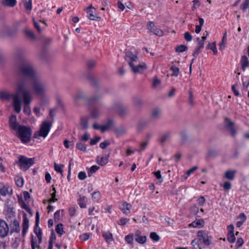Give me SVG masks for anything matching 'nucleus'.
Wrapping results in <instances>:
<instances>
[{"mask_svg":"<svg viewBox=\"0 0 249 249\" xmlns=\"http://www.w3.org/2000/svg\"><path fill=\"white\" fill-rule=\"evenodd\" d=\"M18 71L19 75L22 77H20L17 82V86L19 82L26 80V89H28L29 79L30 81L38 75L33 64L29 61L24 60L18 66Z\"/></svg>","mask_w":249,"mask_h":249,"instance_id":"nucleus-1","label":"nucleus"},{"mask_svg":"<svg viewBox=\"0 0 249 249\" xmlns=\"http://www.w3.org/2000/svg\"><path fill=\"white\" fill-rule=\"evenodd\" d=\"M26 80H24L18 84V92H21L22 95L23 103L24 104L23 112L25 114L29 115L31 112L29 104L33 99L32 92L28 89H26Z\"/></svg>","mask_w":249,"mask_h":249,"instance_id":"nucleus-2","label":"nucleus"},{"mask_svg":"<svg viewBox=\"0 0 249 249\" xmlns=\"http://www.w3.org/2000/svg\"><path fill=\"white\" fill-rule=\"evenodd\" d=\"M33 92L37 96H43L48 89L47 83L38 75L30 81Z\"/></svg>","mask_w":249,"mask_h":249,"instance_id":"nucleus-3","label":"nucleus"},{"mask_svg":"<svg viewBox=\"0 0 249 249\" xmlns=\"http://www.w3.org/2000/svg\"><path fill=\"white\" fill-rule=\"evenodd\" d=\"M20 93L21 92H18V90L15 94H11L6 91H1L0 92V98L1 100L9 101L12 98L15 110L17 113H19L21 111V101L19 96Z\"/></svg>","mask_w":249,"mask_h":249,"instance_id":"nucleus-4","label":"nucleus"},{"mask_svg":"<svg viewBox=\"0 0 249 249\" xmlns=\"http://www.w3.org/2000/svg\"><path fill=\"white\" fill-rule=\"evenodd\" d=\"M17 136L22 142L27 143L30 141L32 130L29 127L21 125L16 130Z\"/></svg>","mask_w":249,"mask_h":249,"instance_id":"nucleus-5","label":"nucleus"},{"mask_svg":"<svg viewBox=\"0 0 249 249\" xmlns=\"http://www.w3.org/2000/svg\"><path fill=\"white\" fill-rule=\"evenodd\" d=\"M34 158H28L23 156H20L18 158V164L20 169L23 171H26L34 164Z\"/></svg>","mask_w":249,"mask_h":249,"instance_id":"nucleus-6","label":"nucleus"},{"mask_svg":"<svg viewBox=\"0 0 249 249\" xmlns=\"http://www.w3.org/2000/svg\"><path fill=\"white\" fill-rule=\"evenodd\" d=\"M52 125V122L50 121L45 120L43 122L38 132L39 136L45 138L48 135Z\"/></svg>","mask_w":249,"mask_h":249,"instance_id":"nucleus-7","label":"nucleus"},{"mask_svg":"<svg viewBox=\"0 0 249 249\" xmlns=\"http://www.w3.org/2000/svg\"><path fill=\"white\" fill-rule=\"evenodd\" d=\"M10 232V228L7 222L3 220L0 219V237L1 239L5 238L8 236Z\"/></svg>","mask_w":249,"mask_h":249,"instance_id":"nucleus-8","label":"nucleus"},{"mask_svg":"<svg viewBox=\"0 0 249 249\" xmlns=\"http://www.w3.org/2000/svg\"><path fill=\"white\" fill-rule=\"evenodd\" d=\"M198 240L202 241L206 246H209L211 244L212 237L209 236L208 233L203 231H199L197 232Z\"/></svg>","mask_w":249,"mask_h":249,"instance_id":"nucleus-9","label":"nucleus"},{"mask_svg":"<svg viewBox=\"0 0 249 249\" xmlns=\"http://www.w3.org/2000/svg\"><path fill=\"white\" fill-rule=\"evenodd\" d=\"M12 189L7 184L0 182V194L3 196L11 195L12 193Z\"/></svg>","mask_w":249,"mask_h":249,"instance_id":"nucleus-10","label":"nucleus"},{"mask_svg":"<svg viewBox=\"0 0 249 249\" xmlns=\"http://www.w3.org/2000/svg\"><path fill=\"white\" fill-rule=\"evenodd\" d=\"M137 63H130V67L134 73H141L147 69V66L144 63L136 65Z\"/></svg>","mask_w":249,"mask_h":249,"instance_id":"nucleus-11","label":"nucleus"},{"mask_svg":"<svg viewBox=\"0 0 249 249\" xmlns=\"http://www.w3.org/2000/svg\"><path fill=\"white\" fill-rule=\"evenodd\" d=\"M10 232L11 234L13 233H19L20 231V228L19 226V222L16 220L14 219L13 221H11L10 224Z\"/></svg>","mask_w":249,"mask_h":249,"instance_id":"nucleus-12","label":"nucleus"},{"mask_svg":"<svg viewBox=\"0 0 249 249\" xmlns=\"http://www.w3.org/2000/svg\"><path fill=\"white\" fill-rule=\"evenodd\" d=\"M125 60L128 62L130 66V63L132 62L133 64L137 63L138 58V57L133 54L131 52H128L125 55Z\"/></svg>","mask_w":249,"mask_h":249,"instance_id":"nucleus-13","label":"nucleus"},{"mask_svg":"<svg viewBox=\"0 0 249 249\" xmlns=\"http://www.w3.org/2000/svg\"><path fill=\"white\" fill-rule=\"evenodd\" d=\"M120 209L123 212V213L127 215L130 212V209L132 206L130 204L128 203L125 201L122 202L120 205Z\"/></svg>","mask_w":249,"mask_h":249,"instance_id":"nucleus-14","label":"nucleus"},{"mask_svg":"<svg viewBox=\"0 0 249 249\" xmlns=\"http://www.w3.org/2000/svg\"><path fill=\"white\" fill-rule=\"evenodd\" d=\"M134 239L136 242L141 244H144L146 241V236H142L141 235V231L139 230L135 232Z\"/></svg>","mask_w":249,"mask_h":249,"instance_id":"nucleus-15","label":"nucleus"},{"mask_svg":"<svg viewBox=\"0 0 249 249\" xmlns=\"http://www.w3.org/2000/svg\"><path fill=\"white\" fill-rule=\"evenodd\" d=\"M9 123L10 127L14 130H16L18 127L21 126L17 123V118L15 115H12L10 117Z\"/></svg>","mask_w":249,"mask_h":249,"instance_id":"nucleus-16","label":"nucleus"},{"mask_svg":"<svg viewBox=\"0 0 249 249\" xmlns=\"http://www.w3.org/2000/svg\"><path fill=\"white\" fill-rule=\"evenodd\" d=\"M225 122L227 124V127L230 130L231 135L233 137L235 136L236 134V132L234 126V123L229 118H226Z\"/></svg>","mask_w":249,"mask_h":249,"instance_id":"nucleus-17","label":"nucleus"},{"mask_svg":"<svg viewBox=\"0 0 249 249\" xmlns=\"http://www.w3.org/2000/svg\"><path fill=\"white\" fill-rule=\"evenodd\" d=\"M161 115V110L159 108H155L151 112V117L152 119L158 120L160 117Z\"/></svg>","mask_w":249,"mask_h":249,"instance_id":"nucleus-18","label":"nucleus"},{"mask_svg":"<svg viewBox=\"0 0 249 249\" xmlns=\"http://www.w3.org/2000/svg\"><path fill=\"white\" fill-rule=\"evenodd\" d=\"M204 221L202 219H198L192 222L189 224L190 227L194 228H201L204 226Z\"/></svg>","mask_w":249,"mask_h":249,"instance_id":"nucleus-19","label":"nucleus"},{"mask_svg":"<svg viewBox=\"0 0 249 249\" xmlns=\"http://www.w3.org/2000/svg\"><path fill=\"white\" fill-rule=\"evenodd\" d=\"M87 17L90 20H95L100 18L98 16L97 14L93 10H89L87 11Z\"/></svg>","mask_w":249,"mask_h":249,"instance_id":"nucleus-20","label":"nucleus"},{"mask_svg":"<svg viewBox=\"0 0 249 249\" xmlns=\"http://www.w3.org/2000/svg\"><path fill=\"white\" fill-rule=\"evenodd\" d=\"M102 233L103 237L107 243H110L113 240V235L110 232L103 231Z\"/></svg>","mask_w":249,"mask_h":249,"instance_id":"nucleus-21","label":"nucleus"},{"mask_svg":"<svg viewBox=\"0 0 249 249\" xmlns=\"http://www.w3.org/2000/svg\"><path fill=\"white\" fill-rule=\"evenodd\" d=\"M172 136V134L170 132H166L163 133L160 138V142L161 143H163L165 142L168 140Z\"/></svg>","mask_w":249,"mask_h":249,"instance_id":"nucleus-22","label":"nucleus"},{"mask_svg":"<svg viewBox=\"0 0 249 249\" xmlns=\"http://www.w3.org/2000/svg\"><path fill=\"white\" fill-rule=\"evenodd\" d=\"M108 156L107 157H103L101 158L99 156H98L96 158V162L101 166H104L107 164L108 161Z\"/></svg>","mask_w":249,"mask_h":249,"instance_id":"nucleus-23","label":"nucleus"},{"mask_svg":"<svg viewBox=\"0 0 249 249\" xmlns=\"http://www.w3.org/2000/svg\"><path fill=\"white\" fill-rule=\"evenodd\" d=\"M236 173V170H228L225 173V177L228 179L232 180L234 178Z\"/></svg>","mask_w":249,"mask_h":249,"instance_id":"nucleus-24","label":"nucleus"},{"mask_svg":"<svg viewBox=\"0 0 249 249\" xmlns=\"http://www.w3.org/2000/svg\"><path fill=\"white\" fill-rule=\"evenodd\" d=\"M80 126L82 129H87L89 127L88 118H82L80 121Z\"/></svg>","mask_w":249,"mask_h":249,"instance_id":"nucleus-25","label":"nucleus"},{"mask_svg":"<svg viewBox=\"0 0 249 249\" xmlns=\"http://www.w3.org/2000/svg\"><path fill=\"white\" fill-rule=\"evenodd\" d=\"M240 63L242 66V68L245 70L247 67L249 66V61L248 57L246 55H243L241 58Z\"/></svg>","mask_w":249,"mask_h":249,"instance_id":"nucleus-26","label":"nucleus"},{"mask_svg":"<svg viewBox=\"0 0 249 249\" xmlns=\"http://www.w3.org/2000/svg\"><path fill=\"white\" fill-rule=\"evenodd\" d=\"M238 218L240 220L236 223V226L238 228L240 227L246 220V216L244 213H241L238 216Z\"/></svg>","mask_w":249,"mask_h":249,"instance_id":"nucleus-27","label":"nucleus"},{"mask_svg":"<svg viewBox=\"0 0 249 249\" xmlns=\"http://www.w3.org/2000/svg\"><path fill=\"white\" fill-rule=\"evenodd\" d=\"M22 226V234L24 235L26 234L29 227V220L26 217L23 218Z\"/></svg>","mask_w":249,"mask_h":249,"instance_id":"nucleus-28","label":"nucleus"},{"mask_svg":"<svg viewBox=\"0 0 249 249\" xmlns=\"http://www.w3.org/2000/svg\"><path fill=\"white\" fill-rule=\"evenodd\" d=\"M113 125V121L111 120H109L107 121V122L102 125V132H104L107 130H108Z\"/></svg>","mask_w":249,"mask_h":249,"instance_id":"nucleus-29","label":"nucleus"},{"mask_svg":"<svg viewBox=\"0 0 249 249\" xmlns=\"http://www.w3.org/2000/svg\"><path fill=\"white\" fill-rule=\"evenodd\" d=\"M86 197L80 196L79 198L78 199V203L81 208H85L86 207Z\"/></svg>","mask_w":249,"mask_h":249,"instance_id":"nucleus-30","label":"nucleus"},{"mask_svg":"<svg viewBox=\"0 0 249 249\" xmlns=\"http://www.w3.org/2000/svg\"><path fill=\"white\" fill-rule=\"evenodd\" d=\"M34 232L37 237L38 244H40L42 242V231L41 229L36 228L34 229Z\"/></svg>","mask_w":249,"mask_h":249,"instance_id":"nucleus-31","label":"nucleus"},{"mask_svg":"<svg viewBox=\"0 0 249 249\" xmlns=\"http://www.w3.org/2000/svg\"><path fill=\"white\" fill-rule=\"evenodd\" d=\"M134 238V234H129L125 237L124 239H125V241H126V242H127L129 245L133 246V245L134 244L133 243Z\"/></svg>","mask_w":249,"mask_h":249,"instance_id":"nucleus-32","label":"nucleus"},{"mask_svg":"<svg viewBox=\"0 0 249 249\" xmlns=\"http://www.w3.org/2000/svg\"><path fill=\"white\" fill-rule=\"evenodd\" d=\"M101 198V193L99 191L94 192L92 194V199L94 202H98Z\"/></svg>","mask_w":249,"mask_h":249,"instance_id":"nucleus-33","label":"nucleus"},{"mask_svg":"<svg viewBox=\"0 0 249 249\" xmlns=\"http://www.w3.org/2000/svg\"><path fill=\"white\" fill-rule=\"evenodd\" d=\"M188 47L184 45H180L175 48V51L178 53H183L187 51Z\"/></svg>","mask_w":249,"mask_h":249,"instance_id":"nucleus-34","label":"nucleus"},{"mask_svg":"<svg viewBox=\"0 0 249 249\" xmlns=\"http://www.w3.org/2000/svg\"><path fill=\"white\" fill-rule=\"evenodd\" d=\"M3 3L6 6L14 7L17 4L16 0H3Z\"/></svg>","mask_w":249,"mask_h":249,"instance_id":"nucleus-35","label":"nucleus"},{"mask_svg":"<svg viewBox=\"0 0 249 249\" xmlns=\"http://www.w3.org/2000/svg\"><path fill=\"white\" fill-rule=\"evenodd\" d=\"M206 48L212 50L214 54H216L217 52L215 42L212 43H209L207 46Z\"/></svg>","mask_w":249,"mask_h":249,"instance_id":"nucleus-36","label":"nucleus"},{"mask_svg":"<svg viewBox=\"0 0 249 249\" xmlns=\"http://www.w3.org/2000/svg\"><path fill=\"white\" fill-rule=\"evenodd\" d=\"M55 231L58 234H60V235H62L64 233L63 224L60 223L57 224L55 228Z\"/></svg>","mask_w":249,"mask_h":249,"instance_id":"nucleus-37","label":"nucleus"},{"mask_svg":"<svg viewBox=\"0 0 249 249\" xmlns=\"http://www.w3.org/2000/svg\"><path fill=\"white\" fill-rule=\"evenodd\" d=\"M133 103L134 106L136 107H139L142 104V102L139 97H135L133 99Z\"/></svg>","mask_w":249,"mask_h":249,"instance_id":"nucleus-38","label":"nucleus"},{"mask_svg":"<svg viewBox=\"0 0 249 249\" xmlns=\"http://www.w3.org/2000/svg\"><path fill=\"white\" fill-rule=\"evenodd\" d=\"M170 70L173 71L172 76H178L179 73V69L175 65L172 66Z\"/></svg>","mask_w":249,"mask_h":249,"instance_id":"nucleus-39","label":"nucleus"},{"mask_svg":"<svg viewBox=\"0 0 249 249\" xmlns=\"http://www.w3.org/2000/svg\"><path fill=\"white\" fill-rule=\"evenodd\" d=\"M100 115V111L96 108H93L90 111V116L94 118H98Z\"/></svg>","mask_w":249,"mask_h":249,"instance_id":"nucleus-40","label":"nucleus"},{"mask_svg":"<svg viewBox=\"0 0 249 249\" xmlns=\"http://www.w3.org/2000/svg\"><path fill=\"white\" fill-rule=\"evenodd\" d=\"M16 183L19 187H21L23 185L24 180L22 177H17L15 178Z\"/></svg>","mask_w":249,"mask_h":249,"instance_id":"nucleus-41","label":"nucleus"},{"mask_svg":"<svg viewBox=\"0 0 249 249\" xmlns=\"http://www.w3.org/2000/svg\"><path fill=\"white\" fill-rule=\"evenodd\" d=\"M151 32L159 36H162L164 35L163 31L161 29L157 28L154 29Z\"/></svg>","mask_w":249,"mask_h":249,"instance_id":"nucleus-42","label":"nucleus"},{"mask_svg":"<svg viewBox=\"0 0 249 249\" xmlns=\"http://www.w3.org/2000/svg\"><path fill=\"white\" fill-rule=\"evenodd\" d=\"M199 240L198 239H195L191 242V245L194 248V249H201L199 244L198 243Z\"/></svg>","mask_w":249,"mask_h":249,"instance_id":"nucleus-43","label":"nucleus"},{"mask_svg":"<svg viewBox=\"0 0 249 249\" xmlns=\"http://www.w3.org/2000/svg\"><path fill=\"white\" fill-rule=\"evenodd\" d=\"M227 239L230 243H233L235 240V237L233 232H229L227 235Z\"/></svg>","mask_w":249,"mask_h":249,"instance_id":"nucleus-44","label":"nucleus"},{"mask_svg":"<svg viewBox=\"0 0 249 249\" xmlns=\"http://www.w3.org/2000/svg\"><path fill=\"white\" fill-rule=\"evenodd\" d=\"M150 237L155 242H158L160 240V236L155 232H152L150 233Z\"/></svg>","mask_w":249,"mask_h":249,"instance_id":"nucleus-45","label":"nucleus"},{"mask_svg":"<svg viewBox=\"0 0 249 249\" xmlns=\"http://www.w3.org/2000/svg\"><path fill=\"white\" fill-rule=\"evenodd\" d=\"M76 146L79 150H80L82 151L85 152L86 151V149H87L86 146H85V145L84 144H83V143H82L81 142H77L76 143Z\"/></svg>","mask_w":249,"mask_h":249,"instance_id":"nucleus-46","label":"nucleus"},{"mask_svg":"<svg viewBox=\"0 0 249 249\" xmlns=\"http://www.w3.org/2000/svg\"><path fill=\"white\" fill-rule=\"evenodd\" d=\"M241 9L245 12L247 8H249V0H245L243 4L240 6Z\"/></svg>","mask_w":249,"mask_h":249,"instance_id":"nucleus-47","label":"nucleus"},{"mask_svg":"<svg viewBox=\"0 0 249 249\" xmlns=\"http://www.w3.org/2000/svg\"><path fill=\"white\" fill-rule=\"evenodd\" d=\"M129 221V219L127 218H121L119 221L118 222V224L120 225L124 226L126 223H127Z\"/></svg>","mask_w":249,"mask_h":249,"instance_id":"nucleus-48","label":"nucleus"},{"mask_svg":"<svg viewBox=\"0 0 249 249\" xmlns=\"http://www.w3.org/2000/svg\"><path fill=\"white\" fill-rule=\"evenodd\" d=\"M55 170L61 174L62 173V168L64 167L63 164H57L56 163L54 165Z\"/></svg>","mask_w":249,"mask_h":249,"instance_id":"nucleus-49","label":"nucleus"},{"mask_svg":"<svg viewBox=\"0 0 249 249\" xmlns=\"http://www.w3.org/2000/svg\"><path fill=\"white\" fill-rule=\"evenodd\" d=\"M24 7L28 10H30L32 9V1L31 0H26V1L24 2Z\"/></svg>","mask_w":249,"mask_h":249,"instance_id":"nucleus-50","label":"nucleus"},{"mask_svg":"<svg viewBox=\"0 0 249 249\" xmlns=\"http://www.w3.org/2000/svg\"><path fill=\"white\" fill-rule=\"evenodd\" d=\"M147 29L149 32H151L155 29V24L152 21H149L147 24Z\"/></svg>","mask_w":249,"mask_h":249,"instance_id":"nucleus-51","label":"nucleus"},{"mask_svg":"<svg viewBox=\"0 0 249 249\" xmlns=\"http://www.w3.org/2000/svg\"><path fill=\"white\" fill-rule=\"evenodd\" d=\"M127 110L125 107H120L118 110V112L121 116H124L127 113Z\"/></svg>","mask_w":249,"mask_h":249,"instance_id":"nucleus-52","label":"nucleus"},{"mask_svg":"<svg viewBox=\"0 0 249 249\" xmlns=\"http://www.w3.org/2000/svg\"><path fill=\"white\" fill-rule=\"evenodd\" d=\"M39 244L38 243L36 242L34 240L33 238H32V239L31 240V247L32 249H35L36 248H37V249H41L39 245Z\"/></svg>","mask_w":249,"mask_h":249,"instance_id":"nucleus-53","label":"nucleus"},{"mask_svg":"<svg viewBox=\"0 0 249 249\" xmlns=\"http://www.w3.org/2000/svg\"><path fill=\"white\" fill-rule=\"evenodd\" d=\"M184 39L188 42H190L192 39V36L189 32L184 33Z\"/></svg>","mask_w":249,"mask_h":249,"instance_id":"nucleus-54","label":"nucleus"},{"mask_svg":"<svg viewBox=\"0 0 249 249\" xmlns=\"http://www.w3.org/2000/svg\"><path fill=\"white\" fill-rule=\"evenodd\" d=\"M244 244V240L242 238H239L236 243L235 247L236 249L241 247Z\"/></svg>","mask_w":249,"mask_h":249,"instance_id":"nucleus-55","label":"nucleus"},{"mask_svg":"<svg viewBox=\"0 0 249 249\" xmlns=\"http://www.w3.org/2000/svg\"><path fill=\"white\" fill-rule=\"evenodd\" d=\"M198 169L197 166H194L193 168L190 169L186 172L187 177H185V178H187L188 177H189L191 174H192L193 172H194L196 170Z\"/></svg>","mask_w":249,"mask_h":249,"instance_id":"nucleus-56","label":"nucleus"},{"mask_svg":"<svg viewBox=\"0 0 249 249\" xmlns=\"http://www.w3.org/2000/svg\"><path fill=\"white\" fill-rule=\"evenodd\" d=\"M223 188L226 191H229L231 188V183L229 181H226L223 185Z\"/></svg>","mask_w":249,"mask_h":249,"instance_id":"nucleus-57","label":"nucleus"},{"mask_svg":"<svg viewBox=\"0 0 249 249\" xmlns=\"http://www.w3.org/2000/svg\"><path fill=\"white\" fill-rule=\"evenodd\" d=\"M101 138L100 137H95L93 139H91L90 142V145H95L100 140Z\"/></svg>","mask_w":249,"mask_h":249,"instance_id":"nucleus-58","label":"nucleus"},{"mask_svg":"<svg viewBox=\"0 0 249 249\" xmlns=\"http://www.w3.org/2000/svg\"><path fill=\"white\" fill-rule=\"evenodd\" d=\"M78 178L80 180H84L86 179L87 176L86 174L84 171H81L79 173L78 175Z\"/></svg>","mask_w":249,"mask_h":249,"instance_id":"nucleus-59","label":"nucleus"},{"mask_svg":"<svg viewBox=\"0 0 249 249\" xmlns=\"http://www.w3.org/2000/svg\"><path fill=\"white\" fill-rule=\"evenodd\" d=\"M197 202L199 206H202L205 202V199L203 196H201L197 199Z\"/></svg>","mask_w":249,"mask_h":249,"instance_id":"nucleus-60","label":"nucleus"},{"mask_svg":"<svg viewBox=\"0 0 249 249\" xmlns=\"http://www.w3.org/2000/svg\"><path fill=\"white\" fill-rule=\"evenodd\" d=\"M110 144V142L107 141H105L104 142L100 143V147L102 149H105Z\"/></svg>","mask_w":249,"mask_h":249,"instance_id":"nucleus-61","label":"nucleus"},{"mask_svg":"<svg viewBox=\"0 0 249 249\" xmlns=\"http://www.w3.org/2000/svg\"><path fill=\"white\" fill-rule=\"evenodd\" d=\"M90 137L89 134L88 132H86L85 134L82 136L80 139V140L82 141H87L89 140Z\"/></svg>","mask_w":249,"mask_h":249,"instance_id":"nucleus-62","label":"nucleus"},{"mask_svg":"<svg viewBox=\"0 0 249 249\" xmlns=\"http://www.w3.org/2000/svg\"><path fill=\"white\" fill-rule=\"evenodd\" d=\"M160 80L156 77L154 78L153 82V86L154 88H157L160 85Z\"/></svg>","mask_w":249,"mask_h":249,"instance_id":"nucleus-63","label":"nucleus"},{"mask_svg":"<svg viewBox=\"0 0 249 249\" xmlns=\"http://www.w3.org/2000/svg\"><path fill=\"white\" fill-rule=\"evenodd\" d=\"M25 34L28 37H29L31 38H32L33 39H35V36L34 35V33L32 31H26L25 32Z\"/></svg>","mask_w":249,"mask_h":249,"instance_id":"nucleus-64","label":"nucleus"}]
</instances>
